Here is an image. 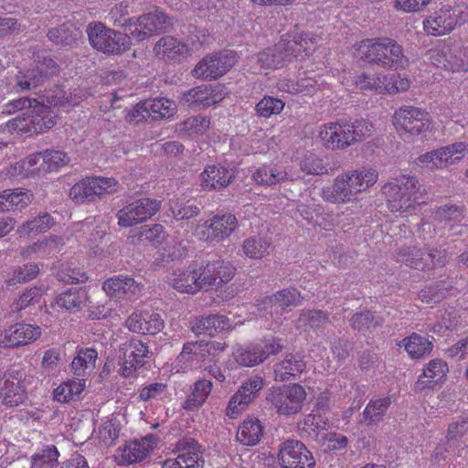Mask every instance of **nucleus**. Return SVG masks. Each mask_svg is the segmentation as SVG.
<instances>
[{
  "mask_svg": "<svg viewBox=\"0 0 468 468\" xmlns=\"http://www.w3.org/2000/svg\"><path fill=\"white\" fill-rule=\"evenodd\" d=\"M205 460L202 452L193 455H177L175 459H167L162 468H204Z\"/></svg>",
  "mask_w": 468,
  "mask_h": 468,
  "instance_id": "nucleus-51",
  "label": "nucleus"
},
{
  "mask_svg": "<svg viewBox=\"0 0 468 468\" xmlns=\"http://www.w3.org/2000/svg\"><path fill=\"white\" fill-rule=\"evenodd\" d=\"M201 186L205 190H219L232 180L233 172L221 165H207L201 174Z\"/></svg>",
  "mask_w": 468,
  "mask_h": 468,
  "instance_id": "nucleus-27",
  "label": "nucleus"
},
{
  "mask_svg": "<svg viewBox=\"0 0 468 468\" xmlns=\"http://www.w3.org/2000/svg\"><path fill=\"white\" fill-rule=\"evenodd\" d=\"M197 272L200 290L208 291L229 282L234 275V269L228 262L218 259L197 268Z\"/></svg>",
  "mask_w": 468,
  "mask_h": 468,
  "instance_id": "nucleus-19",
  "label": "nucleus"
},
{
  "mask_svg": "<svg viewBox=\"0 0 468 468\" xmlns=\"http://www.w3.org/2000/svg\"><path fill=\"white\" fill-rule=\"evenodd\" d=\"M405 350L409 356L412 358H421L426 355L431 354L433 344L432 341L413 333L409 337L404 338L401 341Z\"/></svg>",
  "mask_w": 468,
  "mask_h": 468,
  "instance_id": "nucleus-40",
  "label": "nucleus"
},
{
  "mask_svg": "<svg viewBox=\"0 0 468 468\" xmlns=\"http://www.w3.org/2000/svg\"><path fill=\"white\" fill-rule=\"evenodd\" d=\"M306 364L299 354H286L282 360L273 366L274 379L286 382L299 377L305 369Z\"/></svg>",
  "mask_w": 468,
  "mask_h": 468,
  "instance_id": "nucleus-24",
  "label": "nucleus"
},
{
  "mask_svg": "<svg viewBox=\"0 0 468 468\" xmlns=\"http://www.w3.org/2000/svg\"><path fill=\"white\" fill-rule=\"evenodd\" d=\"M87 34L90 45L106 54H121L131 46V37L127 32L121 33L108 28L101 22L90 24Z\"/></svg>",
  "mask_w": 468,
  "mask_h": 468,
  "instance_id": "nucleus-6",
  "label": "nucleus"
},
{
  "mask_svg": "<svg viewBox=\"0 0 468 468\" xmlns=\"http://www.w3.org/2000/svg\"><path fill=\"white\" fill-rule=\"evenodd\" d=\"M397 261L415 269H430L429 260L424 258V253L417 247H407L397 253Z\"/></svg>",
  "mask_w": 468,
  "mask_h": 468,
  "instance_id": "nucleus-45",
  "label": "nucleus"
},
{
  "mask_svg": "<svg viewBox=\"0 0 468 468\" xmlns=\"http://www.w3.org/2000/svg\"><path fill=\"white\" fill-rule=\"evenodd\" d=\"M382 91L388 93H397L407 90L410 88V81L407 79H401L398 74L382 76Z\"/></svg>",
  "mask_w": 468,
  "mask_h": 468,
  "instance_id": "nucleus-63",
  "label": "nucleus"
},
{
  "mask_svg": "<svg viewBox=\"0 0 468 468\" xmlns=\"http://www.w3.org/2000/svg\"><path fill=\"white\" fill-rule=\"evenodd\" d=\"M292 45H293V43L288 46V44L282 42L281 39L274 47L268 48L251 57L250 62L255 66V70L281 68L285 62H289L286 48H292Z\"/></svg>",
  "mask_w": 468,
  "mask_h": 468,
  "instance_id": "nucleus-22",
  "label": "nucleus"
},
{
  "mask_svg": "<svg viewBox=\"0 0 468 468\" xmlns=\"http://www.w3.org/2000/svg\"><path fill=\"white\" fill-rule=\"evenodd\" d=\"M467 19L468 5L460 3L441 6L425 19L423 25L428 34L442 36L450 33L457 25L464 23Z\"/></svg>",
  "mask_w": 468,
  "mask_h": 468,
  "instance_id": "nucleus-5",
  "label": "nucleus"
},
{
  "mask_svg": "<svg viewBox=\"0 0 468 468\" xmlns=\"http://www.w3.org/2000/svg\"><path fill=\"white\" fill-rule=\"evenodd\" d=\"M379 324L380 320L370 311L357 313L351 319V326L359 332L371 330Z\"/></svg>",
  "mask_w": 468,
  "mask_h": 468,
  "instance_id": "nucleus-58",
  "label": "nucleus"
},
{
  "mask_svg": "<svg viewBox=\"0 0 468 468\" xmlns=\"http://www.w3.org/2000/svg\"><path fill=\"white\" fill-rule=\"evenodd\" d=\"M428 57L437 68L449 71H468V48H436L429 51Z\"/></svg>",
  "mask_w": 468,
  "mask_h": 468,
  "instance_id": "nucleus-18",
  "label": "nucleus"
},
{
  "mask_svg": "<svg viewBox=\"0 0 468 468\" xmlns=\"http://www.w3.org/2000/svg\"><path fill=\"white\" fill-rule=\"evenodd\" d=\"M212 389V382L206 378L197 380L192 388L191 393L184 403V409L193 410L201 407L207 400Z\"/></svg>",
  "mask_w": 468,
  "mask_h": 468,
  "instance_id": "nucleus-38",
  "label": "nucleus"
},
{
  "mask_svg": "<svg viewBox=\"0 0 468 468\" xmlns=\"http://www.w3.org/2000/svg\"><path fill=\"white\" fill-rule=\"evenodd\" d=\"M85 379H68L53 390V398L61 403H68L78 397L84 389Z\"/></svg>",
  "mask_w": 468,
  "mask_h": 468,
  "instance_id": "nucleus-41",
  "label": "nucleus"
},
{
  "mask_svg": "<svg viewBox=\"0 0 468 468\" xmlns=\"http://www.w3.org/2000/svg\"><path fill=\"white\" fill-rule=\"evenodd\" d=\"M231 328L230 320L222 314H210L206 317L197 319L192 325V331L198 335L202 333L214 335L218 332Z\"/></svg>",
  "mask_w": 468,
  "mask_h": 468,
  "instance_id": "nucleus-31",
  "label": "nucleus"
},
{
  "mask_svg": "<svg viewBox=\"0 0 468 468\" xmlns=\"http://www.w3.org/2000/svg\"><path fill=\"white\" fill-rule=\"evenodd\" d=\"M263 428L259 420H247L239 427L237 440L243 445H256L262 437Z\"/></svg>",
  "mask_w": 468,
  "mask_h": 468,
  "instance_id": "nucleus-39",
  "label": "nucleus"
},
{
  "mask_svg": "<svg viewBox=\"0 0 468 468\" xmlns=\"http://www.w3.org/2000/svg\"><path fill=\"white\" fill-rule=\"evenodd\" d=\"M171 284L180 292L191 294L200 291V286L197 280V268L189 267L176 271Z\"/></svg>",
  "mask_w": 468,
  "mask_h": 468,
  "instance_id": "nucleus-34",
  "label": "nucleus"
},
{
  "mask_svg": "<svg viewBox=\"0 0 468 468\" xmlns=\"http://www.w3.org/2000/svg\"><path fill=\"white\" fill-rule=\"evenodd\" d=\"M39 273V267L37 263H26L19 266L15 271L13 278L9 280V284L26 283L34 280Z\"/></svg>",
  "mask_w": 468,
  "mask_h": 468,
  "instance_id": "nucleus-59",
  "label": "nucleus"
},
{
  "mask_svg": "<svg viewBox=\"0 0 468 468\" xmlns=\"http://www.w3.org/2000/svg\"><path fill=\"white\" fill-rule=\"evenodd\" d=\"M278 463L282 468H314L315 460L307 447L298 440H286L279 445Z\"/></svg>",
  "mask_w": 468,
  "mask_h": 468,
  "instance_id": "nucleus-13",
  "label": "nucleus"
},
{
  "mask_svg": "<svg viewBox=\"0 0 468 468\" xmlns=\"http://www.w3.org/2000/svg\"><path fill=\"white\" fill-rule=\"evenodd\" d=\"M189 343L196 344L197 357L200 359L202 367L207 366L219 352H222L226 345L216 341H190Z\"/></svg>",
  "mask_w": 468,
  "mask_h": 468,
  "instance_id": "nucleus-47",
  "label": "nucleus"
},
{
  "mask_svg": "<svg viewBox=\"0 0 468 468\" xmlns=\"http://www.w3.org/2000/svg\"><path fill=\"white\" fill-rule=\"evenodd\" d=\"M98 353L94 348H80L71 362V371L77 377H85L95 368Z\"/></svg>",
  "mask_w": 468,
  "mask_h": 468,
  "instance_id": "nucleus-36",
  "label": "nucleus"
},
{
  "mask_svg": "<svg viewBox=\"0 0 468 468\" xmlns=\"http://www.w3.org/2000/svg\"><path fill=\"white\" fill-rule=\"evenodd\" d=\"M393 118L397 130L411 137H426L431 130V115L418 107H401L395 112Z\"/></svg>",
  "mask_w": 468,
  "mask_h": 468,
  "instance_id": "nucleus-8",
  "label": "nucleus"
},
{
  "mask_svg": "<svg viewBox=\"0 0 468 468\" xmlns=\"http://www.w3.org/2000/svg\"><path fill=\"white\" fill-rule=\"evenodd\" d=\"M233 355L235 360L243 367H253L263 362L258 344L250 345L247 347H239Z\"/></svg>",
  "mask_w": 468,
  "mask_h": 468,
  "instance_id": "nucleus-50",
  "label": "nucleus"
},
{
  "mask_svg": "<svg viewBox=\"0 0 468 468\" xmlns=\"http://www.w3.org/2000/svg\"><path fill=\"white\" fill-rule=\"evenodd\" d=\"M271 242L263 236H251L242 244V251L248 258L259 260L269 254Z\"/></svg>",
  "mask_w": 468,
  "mask_h": 468,
  "instance_id": "nucleus-42",
  "label": "nucleus"
},
{
  "mask_svg": "<svg viewBox=\"0 0 468 468\" xmlns=\"http://www.w3.org/2000/svg\"><path fill=\"white\" fill-rule=\"evenodd\" d=\"M118 182L112 177H86L76 183L69 191V197L76 203L94 201L104 195L117 191Z\"/></svg>",
  "mask_w": 468,
  "mask_h": 468,
  "instance_id": "nucleus-9",
  "label": "nucleus"
},
{
  "mask_svg": "<svg viewBox=\"0 0 468 468\" xmlns=\"http://www.w3.org/2000/svg\"><path fill=\"white\" fill-rule=\"evenodd\" d=\"M89 303V294L85 288L72 287L55 298V304L65 311L76 313Z\"/></svg>",
  "mask_w": 468,
  "mask_h": 468,
  "instance_id": "nucleus-28",
  "label": "nucleus"
},
{
  "mask_svg": "<svg viewBox=\"0 0 468 468\" xmlns=\"http://www.w3.org/2000/svg\"><path fill=\"white\" fill-rule=\"evenodd\" d=\"M54 225L52 217L48 213L39 214L37 217L25 221L19 227L20 234L41 233L49 229Z\"/></svg>",
  "mask_w": 468,
  "mask_h": 468,
  "instance_id": "nucleus-48",
  "label": "nucleus"
},
{
  "mask_svg": "<svg viewBox=\"0 0 468 468\" xmlns=\"http://www.w3.org/2000/svg\"><path fill=\"white\" fill-rule=\"evenodd\" d=\"M161 208V201L155 198L142 197L127 204L117 212L118 224L128 228L151 218Z\"/></svg>",
  "mask_w": 468,
  "mask_h": 468,
  "instance_id": "nucleus-12",
  "label": "nucleus"
},
{
  "mask_svg": "<svg viewBox=\"0 0 468 468\" xmlns=\"http://www.w3.org/2000/svg\"><path fill=\"white\" fill-rule=\"evenodd\" d=\"M330 322L328 314L323 310L303 309L301 311L296 321V326L299 328L310 327L313 329L320 328Z\"/></svg>",
  "mask_w": 468,
  "mask_h": 468,
  "instance_id": "nucleus-44",
  "label": "nucleus"
},
{
  "mask_svg": "<svg viewBox=\"0 0 468 468\" xmlns=\"http://www.w3.org/2000/svg\"><path fill=\"white\" fill-rule=\"evenodd\" d=\"M34 63V67L27 73L16 76V85L21 90L36 88L58 71L57 63L48 56L37 55Z\"/></svg>",
  "mask_w": 468,
  "mask_h": 468,
  "instance_id": "nucleus-20",
  "label": "nucleus"
},
{
  "mask_svg": "<svg viewBox=\"0 0 468 468\" xmlns=\"http://www.w3.org/2000/svg\"><path fill=\"white\" fill-rule=\"evenodd\" d=\"M262 387L263 379L261 377H254L242 384L235 393L236 399H239L241 404L248 406L255 399Z\"/></svg>",
  "mask_w": 468,
  "mask_h": 468,
  "instance_id": "nucleus-53",
  "label": "nucleus"
},
{
  "mask_svg": "<svg viewBox=\"0 0 468 468\" xmlns=\"http://www.w3.org/2000/svg\"><path fill=\"white\" fill-rule=\"evenodd\" d=\"M144 101L146 112L153 120L168 118L174 114L176 110L174 101L165 98L146 100Z\"/></svg>",
  "mask_w": 468,
  "mask_h": 468,
  "instance_id": "nucleus-46",
  "label": "nucleus"
},
{
  "mask_svg": "<svg viewBox=\"0 0 468 468\" xmlns=\"http://www.w3.org/2000/svg\"><path fill=\"white\" fill-rule=\"evenodd\" d=\"M47 290L48 287L43 284L27 289L13 303L12 311L19 312L29 305L38 303Z\"/></svg>",
  "mask_w": 468,
  "mask_h": 468,
  "instance_id": "nucleus-49",
  "label": "nucleus"
},
{
  "mask_svg": "<svg viewBox=\"0 0 468 468\" xmlns=\"http://www.w3.org/2000/svg\"><path fill=\"white\" fill-rule=\"evenodd\" d=\"M390 404L391 399L388 397L371 399L362 413L363 421L367 425H373L379 422L385 416Z\"/></svg>",
  "mask_w": 468,
  "mask_h": 468,
  "instance_id": "nucleus-43",
  "label": "nucleus"
},
{
  "mask_svg": "<svg viewBox=\"0 0 468 468\" xmlns=\"http://www.w3.org/2000/svg\"><path fill=\"white\" fill-rule=\"evenodd\" d=\"M41 329L37 325L16 323L5 330L0 345L3 347H18L37 339Z\"/></svg>",
  "mask_w": 468,
  "mask_h": 468,
  "instance_id": "nucleus-21",
  "label": "nucleus"
},
{
  "mask_svg": "<svg viewBox=\"0 0 468 468\" xmlns=\"http://www.w3.org/2000/svg\"><path fill=\"white\" fill-rule=\"evenodd\" d=\"M347 173L338 176L331 186L322 189V197L331 203H346L355 199L356 191Z\"/></svg>",
  "mask_w": 468,
  "mask_h": 468,
  "instance_id": "nucleus-23",
  "label": "nucleus"
},
{
  "mask_svg": "<svg viewBox=\"0 0 468 468\" xmlns=\"http://www.w3.org/2000/svg\"><path fill=\"white\" fill-rule=\"evenodd\" d=\"M102 288L107 294L116 298L135 297L142 292L143 285L131 277L119 275L106 280Z\"/></svg>",
  "mask_w": 468,
  "mask_h": 468,
  "instance_id": "nucleus-25",
  "label": "nucleus"
},
{
  "mask_svg": "<svg viewBox=\"0 0 468 468\" xmlns=\"http://www.w3.org/2000/svg\"><path fill=\"white\" fill-rule=\"evenodd\" d=\"M358 50L364 61L387 69H402L409 62L403 48L396 40L388 37L365 39Z\"/></svg>",
  "mask_w": 468,
  "mask_h": 468,
  "instance_id": "nucleus-2",
  "label": "nucleus"
},
{
  "mask_svg": "<svg viewBox=\"0 0 468 468\" xmlns=\"http://www.w3.org/2000/svg\"><path fill=\"white\" fill-rule=\"evenodd\" d=\"M167 19L162 10L155 8L138 17L129 18L125 24V32L137 41H143L161 33L167 24Z\"/></svg>",
  "mask_w": 468,
  "mask_h": 468,
  "instance_id": "nucleus-10",
  "label": "nucleus"
},
{
  "mask_svg": "<svg viewBox=\"0 0 468 468\" xmlns=\"http://www.w3.org/2000/svg\"><path fill=\"white\" fill-rule=\"evenodd\" d=\"M59 453L54 445L47 446L32 457L30 468H54Z\"/></svg>",
  "mask_w": 468,
  "mask_h": 468,
  "instance_id": "nucleus-52",
  "label": "nucleus"
},
{
  "mask_svg": "<svg viewBox=\"0 0 468 468\" xmlns=\"http://www.w3.org/2000/svg\"><path fill=\"white\" fill-rule=\"evenodd\" d=\"M328 427V419L319 413L312 412L306 415L303 420V430L315 436L319 435L322 431H327Z\"/></svg>",
  "mask_w": 468,
  "mask_h": 468,
  "instance_id": "nucleus-57",
  "label": "nucleus"
},
{
  "mask_svg": "<svg viewBox=\"0 0 468 468\" xmlns=\"http://www.w3.org/2000/svg\"><path fill=\"white\" fill-rule=\"evenodd\" d=\"M306 396L305 389L299 384L282 385L271 388L266 400L279 415L290 416L302 410Z\"/></svg>",
  "mask_w": 468,
  "mask_h": 468,
  "instance_id": "nucleus-7",
  "label": "nucleus"
},
{
  "mask_svg": "<svg viewBox=\"0 0 468 468\" xmlns=\"http://www.w3.org/2000/svg\"><path fill=\"white\" fill-rule=\"evenodd\" d=\"M464 143H455L420 155L417 164L430 169H441L459 162L468 151Z\"/></svg>",
  "mask_w": 468,
  "mask_h": 468,
  "instance_id": "nucleus-17",
  "label": "nucleus"
},
{
  "mask_svg": "<svg viewBox=\"0 0 468 468\" xmlns=\"http://www.w3.org/2000/svg\"><path fill=\"white\" fill-rule=\"evenodd\" d=\"M274 294L275 298L273 300H277L280 312L289 306L298 305L303 299L300 292L294 288L283 289Z\"/></svg>",
  "mask_w": 468,
  "mask_h": 468,
  "instance_id": "nucleus-60",
  "label": "nucleus"
},
{
  "mask_svg": "<svg viewBox=\"0 0 468 468\" xmlns=\"http://www.w3.org/2000/svg\"><path fill=\"white\" fill-rule=\"evenodd\" d=\"M282 42L288 44V46L293 43L292 48H286L289 62L292 58H303L310 53L309 42L303 36L294 37L293 38H282Z\"/></svg>",
  "mask_w": 468,
  "mask_h": 468,
  "instance_id": "nucleus-56",
  "label": "nucleus"
},
{
  "mask_svg": "<svg viewBox=\"0 0 468 468\" xmlns=\"http://www.w3.org/2000/svg\"><path fill=\"white\" fill-rule=\"evenodd\" d=\"M391 212H407L415 207L423 195L419 180L414 176H400L382 187Z\"/></svg>",
  "mask_w": 468,
  "mask_h": 468,
  "instance_id": "nucleus-3",
  "label": "nucleus"
},
{
  "mask_svg": "<svg viewBox=\"0 0 468 468\" xmlns=\"http://www.w3.org/2000/svg\"><path fill=\"white\" fill-rule=\"evenodd\" d=\"M154 51L161 59L171 61L185 58L189 54V48L172 36L161 37L154 45Z\"/></svg>",
  "mask_w": 468,
  "mask_h": 468,
  "instance_id": "nucleus-26",
  "label": "nucleus"
},
{
  "mask_svg": "<svg viewBox=\"0 0 468 468\" xmlns=\"http://www.w3.org/2000/svg\"><path fill=\"white\" fill-rule=\"evenodd\" d=\"M69 162V157L67 153L55 150L48 149L44 151V172H53L58 170L59 167L66 165Z\"/></svg>",
  "mask_w": 468,
  "mask_h": 468,
  "instance_id": "nucleus-54",
  "label": "nucleus"
},
{
  "mask_svg": "<svg viewBox=\"0 0 468 468\" xmlns=\"http://www.w3.org/2000/svg\"><path fill=\"white\" fill-rule=\"evenodd\" d=\"M237 62L236 53L224 50L203 58L192 70V76L202 79H218L226 74Z\"/></svg>",
  "mask_w": 468,
  "mask_h": 468,
  "instance_id": "nucleus-15",
  "label": "nucleus"
},
{
  "mask_svg": "<svg viewBox=\"0 0 468 468\" xmlns=\"http://www.w3.org/2000/svg\"><path fill=\"white\" fill-rule=\"evenodd\" d=\"M152 437L147 436L140 441H131L122 450L121 462L124 464H132L144 460L153 450Z\"/></svg>",
  "mask_w": 468,
  "mask_h": 468,
  "instance_id": "nucleus-32",
  "label": "nucleus"
},
{
  "mask_svg": "<svg viewBox=\"0 0 468 468\" xmlns=\"http://www.w3.org/2000/svg\"><path fill=\"white\" fill-rule=\"evenodd\" d=\"M165 239V229L160 224L152 226H144L139 231V239L141 241H149L153 245H158Z\"/></svg>",
  "mask_w": 468,
  "mask_h": 468,
  "instance_id": "nucleus-64",
  "label": "nucleus"
},
{
  "mask_svg": "<svg viewBox=\"0 0 468 468\" xmlns=\"http://www.w3.org/2000/svg\"><path fill=\"white\" fill-rule=\"evenodd\" d=\"M32 202V195L27 189H5L0 193V213L22 210Z\"/></svg>",
  "mask_w": 468,
  "mask_h": 468,
  "instance_id": "nucleus-29",
  "label": "nucleus"
},
{
  "mask_svg": "<svg viewBox=\"0 0 468 468\" xmlns=\"http://www.w3.org/2000/svg\"><path fill=\"white\" fill-rule=\"evenodd\" d=\"M283 108L284 102L282 100L271 96H264L255 106L257 114L264 118L280 113Z\"/></svg>",
  "mask_w": 468,
  "mask_h": 468,
  "instance_id": "nucleus-55",
  "label": "nucleus"
},
{
  "mask_svg": "<svg viewBox=\"0 0 468 468\" xmlns=\"http://www.w3.org/2000/svg\"><path fill=\"white\" fill-rule=\"evenodd\" d=\"M238 226L239 221L234 214H217L198 224L197 234L204 241L220 242L229 238Z\"/></svg>",
  "mask_w": 468,
  "mask_h": 468,
  "instance_id": "nucleus-11",
  "label": "nucleus"
},
{
  "mask_svg": "<svg viewBox=\"0 0 468 468\" xmlns=\"http://www.w3.org/2000/svg\"><path fill=\"white\" fill-rule=\"evenodd\" d=\"M119 437V427L115 420H110L104 421L99 428V440L104 446L115 444Z\"/></svg>",
  "mask_w": 468,
  "mask_h": 468,
  "instance_id": "nucleus-61",
  "label": "nucleus"
},
{
  "mask_svg": "<svg viewBox=\"0 0 468 468\" xmlns=\"http://www.w3.org/2000/svg\"><path fill=\"white\" fill-rule=\"evenodd\" d=\"M58 121L53 108L34 99V104L27 116H16L9 121L10 125L25 133H42L51 129Z\"/></svg>",
  "mask_w": 468,
  "mask_h": 468,
  "instance_id": "nucleus-4",
  "label": "nucleus"
},
{
  "mask_svg": "<svg viewBox=\"0 0 468 468\" xmlns=\"http://www.w3.org/2000/svg\"><path fill=\"white\" fill-rule=\"evenodd\" d=\"M80 31L72 23H64L58 27L48 30V37L54 44L62 47H71L77 43Z\"/></svg>",
  "mask_w": 468,
  "mask_h": 468,
  "instance_id": "nucleus-37",
  "label": "nucleus"
},
{
  "mask_svg": "<svg viewBox=\"0 0 468 468\" xmlns=\"http://www.w3.org/2000/svg\"><path fill=\"white\" fill-rule=\"evenodd\" d=\"M27 399L23 374L17 370L0 372V400L8 408L20 406Z\"/></svg>",
  "mask_w": 468,
  "mask_h": 468,
  "instance_id": "nucleus-16",
  "label": "nucleus"
},
{
  "mask_svg": "<svg viewBox=\"0 0 468 468\" xmlns=\"http://www.w3.org/2000/svg\"><path fill=\"white\" fill-rule=\"evenodd\" d=\"M209 123V120L205 116H191L181 123V131L188 134L204 133Z\"/></svg>",
  "mask_w": 468,
  "mask_h": 468,
  "instance_id": "nucleus-62",
  "label": "nucleus"
},
{
  "mask_svg": "<svg viewBox=\"0 0 468 468\" xmlns=\"http://www.w3.org/2000/svg\"><path fill=\"white\" fill-rule=\"evenodd\" d=\"M252 179L261 186H273L289 180L288 173L275 165H262L255 170Z\"/></svg>",
  "mask_w": 468,
  "mask_h": 468,
  "instance_id": "nucleus-33",
  "label": "nucleus"
},
{
  "mask_svg": "<svg viewBox=\"0 0 468 468\" xmlns=\"http://www.w3.org/2000/svg\"><path fill=\"white\" fill-rule=\"evenodd\" d=\"M174 367L176 372L184 373L202 368L196 344L186 342L183 345L180 354L175 360Z\"/></svg>",
  "mask_w": 468,
  "mask_h": 468,
  "instance_id": "nucleus-35",
  "label": "nucleus"
},
{
  "mask_svg": "<svg viewBox=\"0 0 468 468\" xmlns=\"http://www.w3.org/2000/svg\"><path fill=\"white\" fill-rule=\"evenodd\" d=\"M448 370L447 364L441 359L431 360L419 377L416 388L424 389L432 387L445 378Z\"/></svg>",
  "mask_w": 468,
  "mask_h": 468,
  "instance_id": "nucleus-30",
  "label": "nucleus"
},
{
  "mask_svg": "<svg viewBox=\"0 0 468 468\" xmlns=\"http://www.w3.org/2000/svg\"><path fill=\"white\" fill-rule=\"evenodd\" d=\"M373 134V124L365 119L346 122H328L319 132L323 144L331 150H343Z\"/></svg>",
  "mask_w": 468,
  "mask_h": 468,
  "instance_id": "nucleus-1",
  "label": "nucleus"
},
{
  "mask_svg": "<svg viewBox=\"0 0 468 468\" xmlns=\"http://www.w3.org/2000/svg\"><path fill=\"white\" fill-rule=\"evenodd\" d=\"M225 95V88L218 83L202 84L183 92L180 103L188 108L202 110L218 103Z\"/></svg>",
  "mask_w": 468,
  "mask_h": 468,
  "instance_id": "nucleus-14",
  "label": "nucleus"
}]
</instances>
